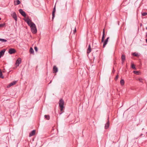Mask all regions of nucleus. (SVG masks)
<instances>
[{
	"label": "nucleus",
	"instance_id": "nucleus-1",
	"mask_svg": "<svg viewBox=\"0 0 147 147\" xmlns=\"http://www.w3.org/2000/svg\"><path fill=\"white\" fill-rule=\"evenodd\" d=\"M24 20L27 23L28 25L30 26L32 32L33 34L36 33L37 30L35 24L34 23L31 22V20L28 18L24 19Z\"/></svg>",
	"mask_w": 147,
	"mask_h": 147
},
{
	"label": "nucleus",
	"instance_id": "nucleus-2",
	"mask_svg": "<svg viewBox=\"0 0 147 147\" xmlns=\"http://www.w3.org/2000/svg\"><path fill=\"white\" fill-rule=\"evenodd\" d=\"M64 101L62 99H61L59 101V105L61 108L60 110L61 111H62L63 110V109L64 108Z\"/></svg>",
	"mask_w": 147,
	"mask_h": 147
},
{
	"label": "nucleus",
	"instance_id": "nucleus-3",
	"mask_svg": "<svg viewBox=\"0 0 147 147\" xmlns=\"http://www.w3.org/2000/svg\"><path fill=\"white\" fill-rule=\"evenodd\" d=\"M16 52V50L14 49L10 48L9 49L8 53L10 54H12L15 53Z\"/></svg>",
	"mask_w": 147,
	"mask_h": 147
},
{
	"label": "nucleus",
	"instance_id": "nucleus-4",
	"mask_svg": "<svg viewBox=\"0 0 147 147\" xmlns=\"http://www.w3.org/2000/svg\"><path fill=\"white\" fill-rule=\"evenodd\" d=\"M22 61V60L20 58H18L16 61L15 64L17 66H19V64Z\"/></svg>",
	"mask_w": 147,
	"mask_h": 147
},
{
	"label": "nucleus",
	"instance_id": "nucleus-5",
	"mask_svg": "<svg viewBox=\"0 0 147 147\" xmlns=\"http://www.w3.org/2000/svg\"><path fill=\"white\" fill-rule=\"evenodd\" d=\"M19 12L20 14L24 17H25L26 16V14L25 12L22 9H20L19 10Z\"/></svg>",
	"mask_w": 147,
	"mask_h": 147
},
{
	"label": "nucleus",
	"instance_id": "nucleus-6",
	"mask_svg": "<svg viewBox=\"0 0 147 147\" xmlns=\"http://www.w3.org/2000/svg\"><path fill=\"white\" fill-rule=\"evenodd\" d=\"M58 69L56 66H54L53 67V73H56L58 72Z\"/></svg>",
	"mask_w": 147,
	"mask_h": 147
},
{
	"label": "nucleus",
	"instance_id": "nucleus-7",
	"mask_svg": "<svg viewBox=\"0 0 147 147\" xmlns=\"http://www.w3.org/2000/svg\"><path fill=\"white\" fill-rule=\"evenodd\" d=\"M11 16L16 21L17 20V18L16 13L15 12H13L11 14Z\"/></svg>",
	"mask_w": 147,
	"mask_h": 147
},
{
	"label": "nucleus",
	"instance_id": "nucleus-8",
	"mask_svg": "<svg viewBox=\"0 0 147 147\" xmlns=\"http://www.w3.org/2000/svg\"><path fill=\"white\" fill-rule=\"evenodd\" d=\"M109 118H108V120L107 123L105 124V129H107L109 126Z\"/></svg>",
	"mask_w": 147,
	"mask_h": 147
},
{
	"label": "nucleus",
	"instance_id": "nucleus-9",
	"mask_svg": "<svg viewBox=\"0 0 147 147\" xmlns=\"http://www.w3.org/2000/svg\"><path fill=\"white\" fill-rule=\"evenodd\" d=\"M17 82V81H13L12 82L10 83L9 85L7 86V88H9L12 86H13L16 84Z\"/></svg>",
	"mask_w": 147,
	"mask_h": 147
},
{
	"label": "nucleus",
	"instance_id": "nucleus-10",
	"mask_svg": "<svg viewBox=\"0 0 147 147\" xmlns=\"http://www.w3.org/2000/svg\"><path fill=\"white\" fill-rule=\"evenodd\" d=\"M56 11V9H55V7H54L53 10L52 11V19H53L55 17V12Z\"/></svg>",
	"mask_w": 147,
	"mask_h": 147
},
{
	"label": "nucleus",
	"instance_id": "nucleus-11",
	"mask_svg": "<svg viewBox=\"0 0 147 147\" xmlns=\"http://www.w3.org/2000/svg\"><path fill=\"white\" fill-rule=\"evenodd\" d=\"M109 38V37H107V39L105 40V41L104 42L103 45V47L104 48L105 47V46L107 44V42H108V39Z\"/></svg>",
	"mask_w": 147,
	"mask_h": 147
},
{
	"label": "nucleus",
	"instance_id": "nucleus-12",
	"mask_svg": "<svg viewBox=\"0 0 147 147\" xmlns=\"http://www.w3.org/2000/svg\"><path fill=\"white\" fill-rule=\"evenodd\" d=\"M91 51V46L90 44H89L88 47V48L87 51V54L89 53Z\"/></svg>",
	"mask_w": 147,
	"mask_h": 147
},
{
	"label": "nucleus",
	"instance_id": "nucleus-13",
	"mask_svg": "<svg viewBox=\"0 0 147 147\" xmlns=\"http://www.w3.org/2000/svg\"><path fill=\"white\" fill-rule=\"evenodd\" d=\"M105 29H104L102 32V36L101 40L102 42H103L104 41V39L105 38Z\"/></svg>",
	"mask_w": 147,
	"mask_h": 147
},
{
	"label": "nucleus",
	"instance_id": "nucleus-14",
	"mask_svg": "<svg viewBox=\"0 0 147 147\" xmlns=\"http://www.w3.org/2000/svg\"><path fill=\"white\" fill-rule=\"evenodd\" d=\"M35 130H32L31 132L29 133V137H31L35 134Z\"/></svg>",
	"mask_w": 147,
	"mask_h": 147
},
{
	"label": "nucleus",
	"instance_id": "nucleus-15",
	"mask_svg": "<svg viewBox=\"0 0 147 147\" xmlns=\"http://www.w3.org/2000/svg\"><path fill=\"white\" fill-rule=\"evenodd\" d=\"M5 51V49H3L0 52V58L4 55Z\"/></svg>",
	"mask_w": 147,
	"mask_h": 147
},
{
	"label": "nucleus",
	"instance_id": "nucleus-16",
	"mask_svg": "<svg viewBox=\"0 0 147 147\" xmlns=\"http://www.w3.org/2000/svg\"><path fill=\"white\" fill-rule=\"evenodd\" d=\"M20 2L19 0H17L14 1V4L15 5H17L20 4Z\"/></svg>",
	"mask_w": 147,
	"mask_h": 147
},
{
	"label": "nucleus",
	"instance_id": "nucleus-17",
	"mask_svg": "<svg viewBox=\"0 0 147 147\" xmlns=\"http://www.w3.org/2000/svg\"><path fill=\"white\" fill-rule=\"evenodd\" d=\"M121 61L125 60V56L124 55H122L121 56Z\"/></svg>",
	"mask_w": 147,
	"mask_h": 147
},
{
	"label": "nucleus",
	"instance_id": "nucleus-18",
	"mask_svg": "<svg viewBox=\"0 0 147 147\" xmlns=\"http://www.w3.org/2000/svg\"><path fill=\"white\" fill-rule=\"evenodd\" d=\"M45 118L47 119V120H49L50 119V116L48 115H45Z\"/></svg>",
	"mask_w": 147,
	"mask_h": 147
},
{
	"label": "nucleus",
	"instance_id": "nucleus-19",
	"mask_svg": "<svg viewBox=\"0 0 147 147\" xmlns=\"http://www.w3.org/2000/svg\"><path fill=\"white\" fill-rule=\"evenodd\" d=\"M120 82L121 85H124L125 82L122 79L121 80Z\"/></svg>",
	"mask_w": 147,
	"mask_h": 147
},
{
	"label": "nucleus",
	"instance_id": "nucleus-20",
	"mask_svg": "<svg viewBox=\"0 0 147 147\" xmlns=\"http://www.w3.org/2000/svg\"><path fill=\"white\" fill-rule=\"evenodd\" d=\"M0 41H1L2 42H7V40L4 39H2V38H0Z\"/></svg>",
	"mask_w": 147,
	"mask_h": 147
},
{
	"label": "nucleus",
	"instance_id": "nucleus-21",
	"mask_svg": "<svg viewBox=\"0 0 147 147\" xmlns=\"http://www.w3.org/2000/svg\"><path fill=\"white\" fill-rule=\"evenodd\" d=\"M0 78H4V76H3L2 72L1 69H0Z\"/></svg>",
	"mask_w": 147,
	"mask_h": 147
},
{
	"label": "nucleus",
	"instance_id": "nucleus-22",
	"mask_svg": "<svg viewBox=\"0 0 147 147\" xmlns=\"http://www.w3.org/2000/svg\"><path fill=\"white\" fill-rule=\"evenodd\" d=\"M138 80L141 82L143 83L144 79L142 78H140L138 79Z\"/></svg>",
	"mask_w": 147,
	"mask_h": 147
},
{
	"label": "nucleus",
	"instance_id": "nucleus-23",
	"mask_svg": "<svg viewBox=\"0 0 147 147\" xmlns=\"http://www.w3.org/2000/svg\"><path fill=\"white\" fill-rule=\"evenodd\" d=\"M30 52L31 53H34V51L32 48H31L30 49Z\"/></svg>",
	"mask_w": 147,
	"mask_h": 147
},
{
	"label": "nucleus",
	"instance_id": "nucleus-24",
	"mask_svg": "<svg viewBox=\"0 0 147 147\" xmlns=\"http://www.w3.org/2000/svg\"><path fill=\"white\" fill-rule=\"evenodd\" d=\"M131 68L132 69H136V68L135 67V65L134 64H132L131 65Z\"/></svg>",
	"mask_w": 147,
	"mask_h": 147
},
{
	"label": "nucleus",
	"instance_id": "nucleus-25",
	"mask_svg": "<svg viewBox=\"0 0 147 147\" xmlns=\"http://www.w3.org/2000/svg\"><path fill=\"white\" fill-rule=\"evenodd\" d=\"M133 56H138V54L137 53H133L132 54Z\"/></svg>",
	"mask_w": 147,
	"mask_h": 147
},
{
	"label": "nucleus",
	"instance_id": "nucleus-26",
	"mask_svg": "<svg viewBox=\"0 0 147 147\" xmlns=\"http://www.w3.org/2000/svg\"><path fill=\"white\" fill-rule=\"evenodd\" d=\"M147 15V12H144L142 13V15L143 16H145Z\"/></svg>",
	"mask_w": 147,
	"mask_h": 147
},
{
	"label": "nucleus",
	"instance_id": "nucleus-27",
	"mask_svg": "<svg viewBox=\"0 0 147 147\" xmlns=\"http://www.w3.org/2000/svg\"><path fill=\"white\" fill-rule=\"evenodd\" d=\"M5 25V23L3 24H0V27H2L4 26Z\"/></svg>",
	"mask_w": 147,
	"mask_h": 147
},
{
	"label": "nucleus",
	"instance_id": "nucleus-28",
	"mask_svg": "<svg viewBox=\"0 0 147 147\" xmlns=\"http://www.w3.org/2000/svg\"><path fill=\"white\" fill-rule=\"evenodd\" d=\"M133 73L135 74H138V71H133Z\"/></svg>",
	"mask_w": 147,
	"mask_h": 147
},
{
	"label": "nucleus",
	"instance_id": "nucleus-29",
	"mask_svg": "<svg viewBox=\"0 0 147 147\" xmlns=\"http://www.w3.org/2000/svg\"><path fill=\"white\" fill-rule=\"evenodd\" d=\"M34 49L36 52H37L38 51V48L37 47L35 46L34 47Z\"/></svg>",
	"mask_w": 147,
	"mask_h": 147
},
{
	"label": "nucleus",
	"instance_id": "nucleus-30",
	"mask_svg": "<svg viewBox=\"0 0 147 147\" xmlns=\"http://www.w3.org/2000/svg\"><path fill=\"white\" fill-rule=\"evenodd\" d=\"M118 77H119L118 75H117L115 77V80H116L118 79Z\"/></svg>",
	"mask_w": 147,
	"mask_h": 147
},
{
	"label": "nucleus",
	"instance_id": "nucleus-31",
	"mask_svg": "<svg viewBox=\"0 0 147 147\" xmlns=\"http://www.w3.org/2000/svg\"><path fill=\"white\" fill-rule=\"evenodd\" d=\"M73 32H74V33H74V34L75 33V32H76V27H75V28L74 30L73 31Z\"/></svg>",
	"mask_w": 147,
	"mask_h": 147
},
{
	"label": "nucleus",
	"instance_id": "nucleus-32",
	"mask_svg": "<svg viewBox=\"0 0 147 147\" xmlns=\"http://www.w3.org/2000/svg\"><path fill=\"white\" fill-rule=\"evenodd\" d=\"M125 60L122 61V64H123Z\"/></svg>",
	"mask_w": 147,
	"mask_h": 147
},
{
	"label": "nucleus",
	"instance_id": "nucleus-33",
	"mask_svg": "<svg viewBox=\"0 0 147 147\" xmlns=\"http://www.w3.org/2000/svg\"><path fill=\"white\" fill-rule=\"evenodd\" d=\"M146 37L147 38V32H146Z\"/></svg>",
	"mask_w": 147,
	"mask_h": 147
},
{
	"label": "nucleus",
	"instance_id": "nucleus-34",
	"mask_svg": "<svg viewBox=\"0 0 147 147\" xmlns=\"http://www.w3.org/2000/svg\"><path fill=\"white\" fill-rule=\"evenodd\" d=\"M146 42L147 43V39H146Z\"/></svg>",
	"mask_w": 147,
	"mask_h": 147
},
{
	"label": "nucleus",
	"instance_id": "nucleus-35",
	"mask_svg": "<svg viewBox=\"0 0 147 147\" xmlns=\"http://www.w3.org/2000/svg\"><path fill=\"white\" fill-rule=\"evenodd\" d=\"M51 81H51H51H50V82L49 83V84L51 83Z\"/></svg>",
	"mask_w": 147,
	"mask_h": 147
},
{
	"label": "nucleus",
	"instance_id": "nucleus-36",
	"mask_svg": "<svg viewBox=\"0 0 147 147\" xmlns=\"http://www.w3.org/2000/svg\"><path fill=\"white\" fill-rule=\"evenodd\" d=\"M63 113V112H61L60 114H61L62 113Z\"/></svg>",
	"mask_w": 147,
	"mask_h": 147
},
{
	"label": "nucleus",
	"instance_id": "nucleus-37",
	"mask_svg": "<svg viewBox=\"0 0 147 147\" xmlns=\"http://www.w3.org/2000/svg\"><path fill=\"white\" fill-rule=\"evenodd\" d=\"M1 18H0V20H1Z\"/></svg>",
	"mask_w": 147,
	"mask_h": 147
},
{
	"label": "nucleus",
	"instance_id": "nucleus-38",
	"mask_svg": "<svg viewBox=\"0 0 147 147\" xmlns=\"http://www.w3.org/2000/svg\"><path fill=\"white\" fill-rule=\"evenodd\" d=\"M146 29L147 30V27L146 28Z\"/></svg>",
	"mask_w": 147,
	"mask_h": 147
}]
</instances>
